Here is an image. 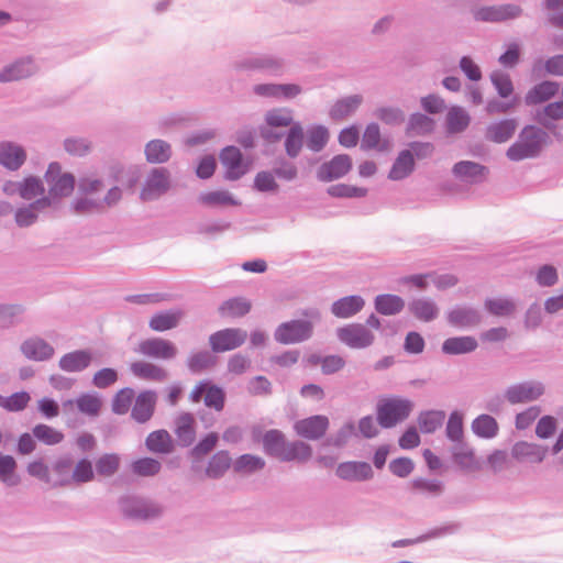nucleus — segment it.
Returning <instances> with one entry per match:
<instances>
[{"instance_id": "obj_1", "label": "nucleus", "mask_w": 563, "mask_h": 563, "mask_svg": "<svg viewBox=\"0 0 563 563\" xmlns=\"http://www.w3.org/2000/svg\"><path fill=\"white\" fill-rule=\"evenodd\" d=\"M549 140L548 133L536 125L525 126L518 140L508 147L507 157L512 162L538 157Z\"/></svg>"}, {"instance_id": "obj_2", "label": "nucleus", "mask_w": 563, "mask_h": 563, "mask_svg": "<svg viewBox=\"0 0 563 563\" xmlns=\"http://www.w3.org/2000/svg\"><path fill=\"white\" fill-rule=\"evenodd\" d=\"M413 402L401 397L386 398L378 401L376 416L378 424L384 429H390L405 421L413 410Z\"/></svg>"}, {"instance_id": "obj_3", "label": "nucleus", "mask_w": 563, "mask_h": 563, "mask_svg": "<svg viewBox=\"0 0 563 563\" xmlns=\"http://www.w3.org/2000/svg\"><path fill=\"white\" fill-rule=\"evenodd\" d=\"M44 178L48 185V195L42 199H49V207H55L59 199L70 196L74 191L75 177L70 173L63 174L57 162L48 165Z\"/></svg>"}, {"instance_id": "obj_4", "label": "nucleus", "mask_w": 563, "mask_h": 563, "mask_svg": "<svg viewBox=\"0 0 563 563\" xmlns=\"http://www.w3.org/2000/svg\"><path fill=\"white\" fill-rule=\"evenodd\" d=\"M118 504L122 515L132 520L154 519L163 512L158 504L135 495H124L120 497Z\"/></svg>"}, {"instance_id": "obj_5", "label": "nucleus", "mask_w": 563, "mask_h": 563, "mask_svg": "<svg viewBox=\"0 0 563 563\" xmlns=\"http://www.w3.org/2000/svg\"><path fill=\"white\" fill-rule=\"evenodd\" d=\"M312 333L311 321L297 319L280 323L274 332V339L280 344H295L309 340Z\"/></svg>"}, {"instance_id": "obj_6", "label": "nucleus", "mask_w": 563, "mask_h": 563, "mask_svg": "<svg viewBox=\"0 0 563 563\" xmlns=\"http://www.w3.org/2000/svg\"><path fill=\"white\" fill-rule=\"evenodd\" d=\"M522 12V8L515 3L484 5L473 10V18L477 22L500 23L518 19Z\"/></svg>"}, {"instance_id": "obj_7", "label": "nucleus", "mask_w": 563, "mask_h": 563, "mask_svg": "<svg viewBox=\"0 0 563 563\" xmlns=\"http://www.w3.org/2000/svg\"><path fill=\"white\" fill-rule=\"evenodd\" d=\"M339 341L351 349H366L375 341L374 333L363 323H351L336 329Z\"/></svg>"}, {"instance_id": "obj_8", "label": "nucleus", "mask_w": 563, "mask_h": 563, "mask_svg": "<svg viewBox=\"0 0 563 563\" xmlns=\"http://www.w3.org/2000/svg\"><path fill=\"white\" fill-rule=\"evenodd\" d=\"M170 188V173L165 167L153 168L143 185L140 197L143 201H152L165 195Z\"/></svg>"}, {"instance_id": "obj_9", "label": "nucleus", "mask_w": 563, "mask_h": 563, "mask_svg": "<svg viewBox=\"0 0 563 563\" xmlns=\"http://www.w3.org/2000/svg\"><path fill=\"white\" fill-rule=\"evenodd\" d=\"M247 332L241 328H225L209 336V345L213 353L235 350L244 344Z\"/></svg>"}, {"instance_id": "obj_10", "label": "nucleus", "mask_w": 563, "mask_h": 563, "mask_svg": "<svg viewBox=\"0 0 563 563\" xmlns=\"http://www.w3.org/2000/svg\"><path fill=\"white\" fill-rule=\"evenodd\" d=\"M543 394L544 385L541 382L527 380L507 387L505 398L509 404L517 405L534 401Z\"/></svg>"}, {"instance_id": "obj_11", "label": "nucleus", "mask_w": 563, "mask_h": 563, "mask_svg": "<svg viewBox=\"0 0 563 563\" xmlns=\"http://www.w3.org/2000/svg\"><path fill=\"white\" fill-rule=\"evenodd\" d=\"M329 418L323 415H314L295 422L294 430L297 435L316 441L324 437L329 429Z\"/></svg>"}, {"instance_id": "obj_12", "label": "nucleus", "mask_w": 563, "mask_h": 563, "mask_svg": "<svg viewBox=\"0 0 563 563\" xmlns=\"http://www.w3.org/2000/svg\"><path fill=\"white\" fill-rule=\"evenodd\" d=\"M351 169L352 158L347 154H339L320 165L317 170V178L323 183L332 181L342 178Z\"/></svg>"}, {"instance_id": "obj_13", "label": "nucleus", "mask_w": 563, "mask_h": 563, "mask_svg": "<svg viewBox=\"0 0 563 563\" xmlns=\"http://www.w3.org/2000/svg\"><path fill=\"white\" fill-rule=\"evenodd\" d=\"M137 352L147 357L173 360L178 351L173 342L162 338H152L140 342Z\"/></svg>"}, {"instance_id": "obj_14", "label": "nucleus", "mask_w": 563, "mask_h": 563, "mask_svg": "<svg viewBox=\"0 0 563 563\" xmlns=\"http://www.w3.org/2000/svg\"><path fill=\"white\" fill-rule=\"evenodd\" d=\"M220 162L225 167V179L238 180L247 172L242 153L235 146H227L220 153Z\"/></svg>"}, {"instance_id": "obj_15", "label": "nucleus", "mask_w": 563, "mask_h": 563, "mask_svg": "<svg viewBox=\"0 0 563 563\" xmlns=\"http://www.w3.org/2000/svg\"><path fill=\"white\" fill-rule=\"evenodd\" d=\"M335 474L347 482H365L372 479L374 472L367 462L349 461L338 465Z\"/></svg>"}, {"instance_id": "obj_16", "label": "nucleus", "mask_w": 563, "mask_h": 563, "mask_svg": "<svg viewBox=\"0 0 563 563\" xmlns=\"http://www.w3.org/2000/svg\"><path fill=\"white\" fill-rule=\"evenodd\" d=\"M157 402V394L154 390H143L136 398L131 410V417L137 423H145L154 415Z\"/></svg>"}, {"instance_id": "obj_17", "label": "nucleus", "mask_w": 563, "mask_h": 563, "mask_svg": "<svg viewBox=\"0 0 563 563\" xmlns=\"http://www.w3.org/2000/svg\"><path fill=\"white\" fill-rule=\"evenodd\" d=\"M26 161V152L23 146L11 142H0V165L8 170H18Z\"/></svg>"}, {"instance_id": "obj_18", "label": "nucleus", "mask_w": 563, "mask_h": 563, "mask_svg": "<svg viewBox=\"0 0 563 563\" xmlns=\"http://www.w3.org/2000/svg\"><path fill=\"white\" fill-rule=\"evenodd\" d=\"M37 71L32 57H24L15 60L14 63L5 66L0 71V82H10L15 80L25 79Z\"/></svg>"}, {"instance_id": "obj_19", "label": "nucleus", "mask_w": 563, "mask_h": 563, "mask_svg": "<svg viewBox=\"0 0 563 563\" xmlns=\"http://www.w3.org/2000/svg\"><path fill=\"white\" fill-rule=\"evenodd\" d=\"M20 350L26 358L36 362L51 360L55 353L54 347L44 339L38 336H33L23 341Z\"/></svg>"}, {"instance_id": "obj_20", "label": "nucleus", "mask_w": 563, "mask_h": 563, "mask_svg": "<svg viewBox=\"0 0 563 563\" xmlns=\"http://www.w3.org/2000/svg\"><path fill=\"white\" fill-rule=\"evenodd\" d=\"M236 66L247 70H265L273 75H278L283 70L282 60L269 55L247 56L240 60Z\"/></svg>"}, {"instance_id": "obj_21", "label": "nucleus", "mask_w": 563, "mask_h": 563, "mask_svg": "<svg viewBox=\"0 0 563 563\" xmlns=\"http://www.w3.org/2000/svg\"><path fill=\"white\" fill-rule=\"evenodd\" d=\"M479 310L468 306H457L448 312V321L456 328H473L482 322Z\"/></svg>"}, {"instance_id": "obj_22", "label": "nucleus", "mask_w": 563, "mask_h": 563, "mask_svg": "<svg viewBox=\"0 0 563 563\" xmlns=\"http://www.w3.org/2000/svg\"><path fill=\"white\" fill-rule=\"evenodd\" d=\"M452 172L456 178L471 184L482 183L488 174L486 166L471 161L456 163Z\"/></svg>"}, {"instance_id": "obj_23", "label": "nucleus", "mask_w": 563, "mask_h": 563, "mask_svg": "<svg viewBox=\"0 0 563 563\" xmlns=\"http://www.w3.org/2000/svg\"><path fill=\"white\" fill-rule=\"evenodd\" d=\"M365 306V300L360 295H351L335 300L331 305V313L340 319H349L357 314Z\"/></svg>"}, {"instance_id": "obj_24", "label": "nucleus", "mask_w": 563, "mask_h": 563, "mask_svg": "<svg viewBox=\"0 0 563 563\" xmlns=\"http://www.w3.org/2000/svg\"><path fill=\"white\" fill-rule=\"evenodd\" d=\"M92 353L89 350H76L64 354L58 366L62 371L68 373L82 372L90 366Z\"/></svg>"}, {"instance_id": "obj_25", "label": "nucleus", "mask_w": 563, "mask_h": 563, "mask_svg": "<svg viewBox=\"0 0 563 563\" xmlns=\"http://www.w3.org/2000/svg\"><path fill=\"white\" fill-rule=\"evenodd\" d=\"M49 207V199L38 198L27 206L16 209L14 219L19 227L26 228L34 224L38 218V213Z\"/></svg>"}, {"instance_id": "obj_26", "label": "nucleus", "mask_w": 563, "mask_h": 563, "mask_svg": "<svg viewBox=\"0 0 563 563\" xmlns=\"http://www.w3.org/2000/svg\"><path fill=\"white\" fill-rule=\"evenodd\" d=\"M547 452V446L526 441L517 442L511 449V454L517 461H528L531 463H541Z\"/></svg>"}, {"instance_id": "obj_27", "label": "nucleus", "mask_w": 563, "mask_h": 563, "mask_svg": "<svg viewBox=\"0 0 563 563\" xmlns=\"http://www.w3.org/2000/svg\"><path fill=\"white\" fill-rule=\"evenodd\" d=\"M517 126L516 119H504L490 123L486 129L485 137L495 143H505L512 137Z\"/></svg>"}, {"instance_id": "obj_28", "label": "nucleus", "mask_w": 563, "mask_h": 563, "mask_svg": "<svg viewBox=\"0 0 563 563\" xmlns=\"http://www.w3.org/2000/svg\"><path fill=\"white\" fill-rule=\"evenodd\" d=\"M175 433L178 444L187 448L191 445L196 438L195 418L189 412L179 415L175 420Z\"/></svg>"}, {"instance_id": "obj_29", "label": "nucleus", "mask_w": 563, "mask_h": 563, "mask_svg": "<svg viewBox=\"0 0 563 563\" xmlns=\"http://www.w3.org/2000/svg\"><path fill=\"white\" fill-rule=\"evenodd\" d=\"M560 89V85L555 81L544 80L533 86L526 95L525 102L527 106H536L550 100Z\"/></svg>"}, {"instance_id": "obj_30", "label": "nucleus", "mask_w": 563, "mask_h": 563, "mask_svg": "<svg viewBox=\"0 0 563 563\" xmlns=\"http://www.w3.org/2000/svg\"><path fill=\"white\" fill-rule=\"evenodd\" d=\"M252 309V302L245 297H233L224 300L218 308L222 318L238 319L246 316Z\"/></svg>"}, {"instance_id": "obj_31", "label": "nucleus", "mask_w": 563, "mask_h": 563, "mask_svg": "<svg viewBox=\"0 0 563 563\" xmlns=\"http://www.w3.org/2000/svg\"><path fill=\"white\" fill-rule=\"evenodd\" d=\"M409 312L418 320L430 322L439 314L437 303L430 298L413 299L408 305Z\"/></svg>"}, {"instance_id": "obj_32", "label": "nucleus", "mask_w": 563, "mask_h": 563, "mask_svg": "<svg viewBox=\"0 0 563 563\" xmlns=\"http://www.w3.org/2000/svg\"><path fill=\"white\" fill-rule=\"evenodd\" d=\"M131 372L134 376L153 382H165L168 378V372L155 364L147 362H134L131 364Z\"/></svg>"}, {"instance_id": "obj_33", "label": "nucleus", "mask_w": 563, "mask_h": 563, "mask_svg": "<svg viewBox=\"0 0 563 563\" xmlns=\"http://www.w3.org/2000/svg\"><path fill=\"white\" fill-rule=\"evenodd\" d=\"M363 97L361 95H352L345 98L339 99L331 107L329 115L334 121H341L351 114H353L361 106Z\"/></svg>"}, {"instance_id": "obj_34", "label": "nucleus", "mask_w": 563, "mask_h": 563, "mask_svg": "<svg viewBox=\"0 0 563 563\" xmlns=\"http://www.w3.org/2000/svg\"><path fill=\"white\" fill-rule=\"evenodd\" d=\"M183 316L184 312L180 309H170L162 311L155 313L151 318L148 325L152 330L157 332L172 330L179 324V321L181 320Z\"/></svg>"}, {"instance_id": "obj_35", "label": "nucleus", "mask_w": 563, "mask_h": 563, "mask_svg": "<svg viewBox=\"0 0 563 563\" xmlns=\"http://www.w3.org/2000/svg\"><path fill=\"white\" fill-rule=\"evenodd\" d=\"M478 346L474 336H453L442 343V352L448 355L466 354L475 351Z\"/></svg>"}, {"instance_id": "obj_36", "label": "nucleus", "mask_w": 563, "mask_h": 563, "mask_svg": "<svg viewBox=\"0 0 563 563\" xmlns=\"http://www.w3.org/2000/svg\"><path fill=\"white\" fill-rule=\"evenodd\" d=\"M145 157L151 164H163L172 157L170 144L164 140H152L145 145Z\"/></svg>"}, {"instance_id": "obj_37", "label": "nucleus", "mask_w": 563, "mask_h": 563, "mask_svg": "<svg viewBox=\"0 0 563 563\" xmlns=\"http://www.w3.org/2000/svg\"><path fill=\"white\" fill-rule=\"evenodd\" d=\"M415 169V159L411 151L404 150L394 162L388 177L391 180H401L408 177Z\"/></svg>"}, {"instance_id": "obj_38", "label": "nucleus", "mask_w": 563, "mask_h": 563, "mask_svg": "<svg viewBox=\"0 0 563 563\" xmlns=\"http://www.w3.org/2000/svg\"><path fill=\"white\" fill-rule=\"evenodd\" d=\"M471 429L478 438L493 439L498 434L499 426L493 416L482 413L472 421Z\"/></svg>"}, {"instance_id": "obj_39", "label": "nucleus", "mask_w": 563, "mask_h": 563, "mask_svg": "<svg viewBox=\"0 0 563 563\" xmlns=\"http://www.w3.org/2000/svg\"><path fill=\"white\" fill-rule=\"evenodd\" d=\"M312 455V448L302 442V441H294L286 442L285 448L279 457L283 462H307Z\"/></svg>"}, {"instance_id": "obj_40", "label": "nucleus", "mask_w": 563, "mask_h": 563, "mask_svg": "<svg viewBox=\"0 0 563 563\" xmlns=\"http://www.w3.org/2000/svg\"><path fill=\"white\" fill-rule=\"evenodd\" d=\"M145 445L153 453L168 454L174 450L172 437L164 429L151 432L145 440Z\"/></svg>"}, {"instance_id": "obj_41", "label": "nucleus", "mask_w": 563, "mask_h": 563, "mask_svg": "<svg viewBox=\"0 0 563 563\" xmlns=\"http://www.w3.org/2000/svg\"><path fill=\"white\" fill-rule=\"evenodd\" d=\"M375 310L384 316H395L405 308V300L391 294H382L375 297Z\"/></svg>"}, {"instance_id": "obj_42", "label": "nucleus", "mask_w": 563, "mask_h": 563, "mask_svg": "<svg viewBox=\"0 0 563 563\" xmlns=\"http://www.w3.org/2000/svg\"><path fill=\"white\" fill-rule=\"evenodd\" d=\"M218 358L211 351L202 350L190 354L187 360L188 369L198 374L217 365Z\"/></svg>"}, {"instance_id": "obj_43", "label": "nucleus", "mask_w": 563, "mask_h": 563, "mask_svg": "<svg viewBox=\"0 0 563 563\" xmlns=\"http://www.w3.org/2000/svg\"><path fill=\"white\" fill-rule=\"evenodd\" d=\"M536 120L543 128L551 130L553 121L563 120V100L548 103L536 113Z\"/></svg>"}, {"instance_id": "obj_44", "label": "nucleus", "mask_w": 563, "mask_h": 563, "mask_svg": "<svg viewBox=\"0 0 563 563\" xmlns=\"http://www.w3.org/2000/svg\"><path fill=\"white\" fill-rule=\"evenodd\" d=\"M286 438L280 430L272 429L263 435V446L267 455L279 460L286 444Z\"/></svg>"}, {"instance_id": "obj_45", "label": "nucleus", "mask_w": 563, "mask_h": 563, "mask_svg": "<svg viewBox=\"0 0 563 563\" xmlns=\"http://www.w3.org/2000/svg\"><path fill=\"white\" fill-rule=\"evenodd\" d=\"M303 129L299 122H295L288 130L285 139V152L290 158H296L303 145Z\"/></svg>"}, {"instance_id": "obj_46", "label": "nucleus", "mask_w": 563, "mask_h": 563, "mask_svg": "<svg viewBox=\"0 0 563 563\" xmlns=\"http://www.w3.org/2000/svg\"><path fill=\"white\" fill-rule=\"evenodd\" d=\"M445 419L443 410H426L418 416L419 429L422 433H433L442 427Z\"/></svg>"}, {"instance_id": "obj_47", "label": "nucleus", "mask_w": 563, "mask_h": 563, "mask_svg": "<svg viewBox=\"0 0 563 563\" xmlns=\"http://www.w3.org/2000/svg\"><path fill=\"white\" fill-rule=\"evenodd\" d=\"M231 466V457L228 451H219L210 459L206 474L210 478H220Z\"/></svg>"}, {"instance_id": "obj_48", "label": "nucleus", "mask_w": 563, "mask_h": 563, "mask_svg": "<svg viewBox=\"0 0 563 563\" xmlns=\"http://www.w3.org/2000/svg\"><path fill=\"white\" fill-rule=\"evenodd\" d=\"M434 130V120L427 114L417 112L412 113L407 124V133L409 135H426Z\"/></svg>"}, {"instance_id": "obj_49", "label": "nucleus", "mask_w": 563, "mask_h": 563, "mask_svg": "<svg viewBox=\"0 0 563 563\" xmlns=\"http://www.w3.org/2000/svg\"><path fill=\"white\" fill-rule=\"evenodd\" d=\"M452 457L455 464L462 470L473 471L477 467L475 454L464 442L456 443L452 451Z\"/></svg>"}, {"instance_id": "obj_50", "label": "nucleus", "mask_w": 563, "mask_h": 563, "mask_svg": "<svg viewBox=\"0 0 563 563\" xmlns=\"http://www.w3.org/2000/svg\"><path fill=\"white\" fill-rule=\"evenodd\" d=\"M24 311L22 305H0V328L9 329L21 323Z\"/></svg>"}, {"instance_id": "obj_51", "label": "nucleus", "mask_w": 563, "mask_h": 563, "mask_svg": "<svg viewBox=\"0 0 563 563\" xmlns=\"http://www.w3.org/2000/svg\"><path fill=\"white\" fill-rule=\"evenodd\" d=\"M265 461L263 457L253 454H242L239 456L233 468L236 473L253 474L262 471L265 467Z\"/></svg>"}, {"instance_id": "obj_52", "label": "nucleus", "mask_w": 563, "mask_h": 563, "mask_svg": "<svg viewBox=\"0 0 563 563\" xmlns=\"http://www.w3.org/2000/svg\"><path fill=\"white\" fill-rule=\"evenodd\" d=\"M161 462L153 457H142L131 463L132 473L141 477L155 476L161 472Z\"/></svg>"}, {"instance_id": "obj_53", "label": "nucleus", "mask_w": 563, "mask_h": 563, "mask_svg": "<svg viewBox=\"0 0 563 563\" xmlns=\"http://www.w3.org/2000/svg\"><path fill=\"white\" fill-rule=\"evenodd\" d=\"M33 437L46 445H56L64 440V433L55 428L38 423L32 429Z\"/></svg>"}, {"instance_id": "obj_54", "label": "nucleus", "mask_w": 563, "mask_h": 563, "mask_svg": "<svg viewBox=\"0 0 563 563\" xmlns=\"http://www.w3.org/2000/svg\"><path fill=\"white\" fill-rule=\"evenodd\" d=\"M329 141V131L323 125H313L307 131V147L312 152H320Z\"/></svg>"}, {"instance_id": "obj_55", "label": "nucleus", "mask_w": 563, "mask_h": 563, "mask_svg": "<svg viewBox=\"0 0 563 563\" xmlns=\"http://www.w3.org/2000/svg\"><path fill=\"white\" fill-rule=\"evenodd\" d=\"M485 309L493 316H510L516 310V305L510 298H487L484 302Z\"/></svg>"}, {"instance_id": "obj_56", "label": "nucleus", "mask_w": 563, "mask_h": 563, "mask_svg": "<svg viewBox=\"0 0 563 563\" xmlns=\"http://www.w3.org/2000/svg\"><path fill=\"white\" fill-rule=\"evenodd\" d=\"M31 400L27 391H18L9 397L0 394V407L9 412H19L24 410Z\"/></svg>"}, {"instance_id": "obj_57", "label": "nucleus", "mask_w": 563, "mask_h": 563, "mask_svg": "<svg viewBox=\"0 0 563 563\" xmlns=\"http://www.w3.org/2000/svg\"><path fill=\"white\" fill-rule=\"evenodd\" d=\"M446 438L456 443L463 442L464 428H463V413L459 410H454L450 413L446 428Z\"/></svg>"}, {"instance_id": "obj_58", "label": "nucleus", "mask_w": 563, "mask_h": 563, "mask_svg": "<svg viewBox=\"0 0 563 563\" xmlns=\"http://www.w3.org/2000/svg\"><path fill=\"white\" fill-rule=\"evenodd\" d=\"M265 122L271 128H285L295 123L292 110L288 108L273 109L266 112Z\"/></svg>"}, {"instance_id": "obj_59", "label": "nucleus", "mask_w": 563, "mask_h": 563, "mask_svg": "<svg viewBox=\"0 0 563 563\" xmlns=\"http://www.w3.org/2000/svg\"><path fill=\"white\" fill-rule=\"evenodd\" d=\"M121 464V457L117 453H106L96 461V471L99 475L110 477L114 475Z\"/></svg>"}, {"instance_id": "obj_60", "label": "nucleus", "mask_w": 563, "mask_h": 563, "mask_svg": "<svg viewBox=\"0 0 563 563\" xmlns=\"http://www.w3.org/2000/svg\"><path fill=\"white\" fill-rule=\"evenodd\" d=\"M199 201L207 206H240L227 190L203 192L199 196Z\"/></svg>"}, {"instance_id": "obj_61", "label": "nucleus", "mask_w": 563, "mask_h": 563, "mask_svg": "<svg viewBox=\"0 0 563 563\" xmlns=\"http://www.w3.org/2000/svg\"><path fill=\"white\" fill-rule=\"evenodd\" d=\"M470 124V115L462 108H452L446 117L448 131L450 133H460Z\"/></svg>"}, {"instance_id": "obj_62", "label": "nucleus", "mask_w": 563, "mask_h": 563, "mask_svg": "<svg viewBox=\"0 0 563 563\" xmlns=\"http://www.w3.org/2000/svg\"><path fill=\"white\" fill-rule=\"evenodd\" d=\"M411 486L415 490L432 497L440 496L444 490V484L439 479L418 477L412 479Z\"/></svg>"}, {"instance_id": "obj_63", "label": "nucleus", "mask_w": 563, "mask_h": 563, "mask_svg": "<svg viewBox=\"0 0 563 563\" xmlns=\"http://www.w3.org/2000/svg\"><path fill=\"white\" fill-rule=\"evenodd\" d=\"M134 394V390L130 387L120 389L112 399V411L115 415H125L131 407Z\"/></svg>"}, {"instance_id": "obj_64", "label": "nucleus", "mask_w": 563, "mask_h": 563, "mask_svg": "<svg viewBox=\"0 0 563 563\" xmlns=\"http://www.w3.org/2000/svg\"><path fill=\"white\" fill-rule=\"evenodd\" d=\"M77 408L80 412L96 417L101 409V400L96 395L82 394L76 399Z\"/></svg>"}]
</instances>
